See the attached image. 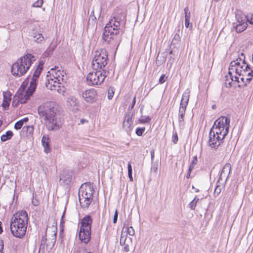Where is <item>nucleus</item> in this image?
<instances>
[{
    "mask_svg": "<svg viewBox=\"0 0 253 253\" xmlns=\"http://www.w3.org/2000/svg\"><path fill=\"white\" fill-rule=\"evenodd\" d=\"M231 170V166L229 163H226L224 166L223 167L222 171L221 172V176H223L224 177H228Z\"/></svg>",
    "mask_w": 253,
    "mask_h": 253,
    "instance_id": "bb28decb",
    "label": "nucleus"
},
{
    "mask_svg": "<svg viewBox=\"0 0 253 253\" xmlns=\"http://www.w3.org/2000/svg\"><path fill=\"white\" fill-rule=\"evenodd\" d=\"M56 238H48L46 246L48 248H52L55 244Z\"/></svg>",
    "mask_w": 253,
    "mask_h": 253,
    "instance_id": "72a5a7b5",
    "label": "nucleus"
},
{
    "mask_svg": "<svg viewBox=\"0 0 253 253\" xmlns=\"http://www.w3.org/2000/svg\"><path fill=\"white\" fill-rule=\"evenodd\" d=\"M57 81L47 75V81L45 83L46 87L50 90H53L57 89L58 84H60Z\"/></svg>",
    "mask_w": 253,
    "mask_h": 253,
    "instance_id": "aec40b11",
    "label": "nucleus"
},
{
    "mask_svg": "<svg viewBox=\"0 0 253 253\" xmlns=\"http://www.w3.org/2000/svg\"><path fill=\"white\" fill-rule=\"evenodd\" d=\"M186 108H184L183 107H180L179 108V114L178 116L179 121L180 122H184V118H185V111H186Z\"/></svg>",
    "mask_w": 253,
    "mask_h": 253,
    "instance_id": "7c9ffc66",
    "label": "nucleus"
},
{
    "mask_svg": "<svg viewBox=\"0 0 253 253\" xmlns=\"http://www.w3.org/2000/svg\"><path fill=\"white\" fill-rule=\"evenodd\" d=\"M80 122H81V123L82 124H84L85 122H87V121L86 120H85L82 119V120H81V121H80Z\"/></svg>",
    "mask_w": 253,
    "mask_h": 253,
    "instance_id": "4d7b16f0",
    "label": "nucleus"
},
{
    "mask_svg": "<svg viewBox=\"0 0 253 253\" xmlns=\"http://www.w3.org/2000/svg\"><path fill=\"white\" fill-rule=\"evenodd\" d=\"M50 77L53 78L54 80L57 81L60 83L64 82L66 76L64 74L63 71L58 69V68H51L47 73Z\"/></svg>",
    "mask_w": 253,
    "mask_h": 253,
    "instance_id": "ddd939ff",
    "label": "nucleus"
},
{
    "mask_svg": "<svg viewBox=\"0 0 253 253\" xmlns=\"http://www.w3.org/2000/svg\"><path fill=\"white\" fill-rule=\"evenodd\" d=\"M253 77V72L252 70H248L246 73L237 76V87L242 88L249 84Z\"/></svg>",
    "mask_w": 253,
    "mask_h": 253,
    "instance_id": "9d476101",
    "label": "nucleus"
},
{
    "mask_svg": "<svg viewBox=\"0 0 253 253\" xmlns=\"http://www.w3.org/2000/svg\"><path fill=\"white\" fill-rule=\"evenodd\" d=\"M151 121V118L148 116L146 117H141L139 120V122L141 124H145L149 123Z\"/></svg>",
    "mask_w": 253,
    "mask_h": 253,
    "instance_id": "c9c22d12",
    "label": "nucleus"
},
{
    "mask_svg": "<svg viewBox=\"0 0 253 253\" xmlns=\"http://www.w3.org/2000/svg\"><path fill=\"white\" fill-rule=\"evenodd\" d=\"M135 101H136V97L135 96L133 99V102H132V107H133L134 106V105H135Z\"/></svg>",
    "mask_w": 253,
    "mask_h": 253,
    "instance_id": "6e6d98bb",
    "label": "nucleus"
},
{
    "mask_svg": "<svg viewBox=\"0 0 253 253\" xmlns=\"http://www.w3.org/2000/svg\"><path fill=\"white\" fill-rule=\"evenodd\" d=\"M127 169H128V175L130 181H133V178L132 175V167L130 163L128 164L127 165Z\"/></svg>",
    "mask_w": 253,
    "mask_h": 253,
    "instance_id": "f704fd0d",
    "label": "nucleus"
},
{
    "mask_svg": "<svg viewBox=\"0 0 253 253\" xmlns=\"http://www.w3.org/2000/svg\"><path fill=\"white\" fill-rule=\"evenodd\" d=\"M92 220L90 216L84 217L81 220L79 237H90Z\"/></svg>",
    "mask_w": 253,
    "mask_h": 253,
    "instance_id": "6e6552de",
    "label": "nucleus"
},
{
    "mask_svg": "<svg viewBox=\"0 0 253 253\" xmlns=\"http://www.w3.org/2000/svg\"><path fill=\"white\" fill-rule=\"evenodd\" d=\"M247 26L248 24L246 22H238L235 27L236 31L238 33H241L246 29Z\"/></svg>",
    "mask_w": 253,
    "mask_h": 253,
    "instance_id": "cd10ccee",
    "label": "nucleus"
},
{
    "mask_svg": "<svg viewBox=\"0 0 253 253\" xmlns=\"http://www.w3.org/2000/svg\"><path fill=\"white\" fill-rule=\"evenodd\" d=\"M28 120V118L26 117L17 122L14 125V128L17 130L20 129L23 126L24 122H27Z\"/></svg>",
    "mask_w": 253,
    "mask_h": 253,
    "instance_id": "c756f323",
    "label": "nucleus"
},
{
    "mask_svg": "<svg viewBox=\"0 0 253 253\" xmlns=\"http://www.w3.org/2000/svg\"><path fill=\"white\" fill-rule=\"evenodd\" d=\"M105 77L106 76L101 72V70H96L88 73L86 77V81L89 85H99L104 82Z\"/></svg>",
    "mask_w": 253,
    "mask_h": 253,
    "instance_id": "1a4fd4ad",
    "label": "nucleus"
},
{
    "mask_svg": "<svg viewBox=\"0 0 253 253\" xmlns=\"http://www.w3.org/2000/svg\"><path fill=\"white\" fill-rule=\"evenodd\" d=\"M2 122L1 121H0V126L2 125Z\"/></svg>",
    "mask_w": 253,
    "mask_h": 253,
    "instance_id": "13d9d810",
    "label": "nucleus"
},
{
    "mask_svg": "<svg viewBox=\"0 0 253 253\" xmlns=\"http://www.w3.org/2000/svg\"><path fill=\"white\" fill-rule=\"evenodd\" d=\"M145 130V128L144 127H138L136 129L135 133L138 136H141Z\"/></svg>",
    "mask_w": 253,
    "mask_h": 253,
    "instance_id": "4c0bfd02",
    "label": "nucleus"
},
{
    "mask_svg": "<svg viewBox=\"0 0 253 253\" xmlns=\"http://www.w3.org/2000/svg\"><path fill=\"white\" fill-rule=\"evenodd\" d=\"M185 26L189 28L190 29H192L193 28L192 24L190 23V19H185Z\"/></svg>",
    "mask_w": 253,
    "mask_h": 253,
    "instance_id": "79ce46f5",
    "label": "nucleus"
},
{
    "mask_svg": "<svg viewBox=\"0 0 253 253\" xmlns=\"http://www.w3.org/2000/svg\"><path fill=\"white\" fill-rule=\"evenodd\" d=\"M248 70L252 69L244 60L240 58L232 61L229 67V73L236 76L246 73L248 72Z\"/></svg>",
    "mask_w": 253,
    "mask_h": 253,
    "instance_id": "0eeeda50",
    "label": "nucleus"
},
{
    "mask_svg": "<svg viewBox=\"0 0 253 253\" xmlns=\"http://www.w3.org/2000/svg\"><path fill=\"white\" fill-rule=\"evenodd\" d=\"M114 92L113 89L109 90L108 92V98L109 99H111L114 95Z\"/></svg>",
    "mask_w": 253,
    "mask_h": 253,
    "instance_id": "de8ad7c7",
    "label": "nucleus"
},
{
    "mask_svg": "<svg viewBox=\"0 0 253 253\" xmlns=\"http://www.w3.org/2000/svg\"><path fill=\"white\" fill-rule=\"evenodd\" d=\"M34 205L35 206H37V205H38V203H36V204H34Z\"/></svg>",
    "mask_w": 253,
    "mask_h": 253,
    "instance_id": "052dcab7",
    "label": "nucleus"
},
{
    "mask_svg": "<svg viewBox=\"0 0 253 253\" xmlns=\"http://www.w3.org/2000/svg\"><path fill=\"white\" fill-rule=\"evenodd\" d=\"M117 37L118 36L115 35L114 33L113 35L112 33L109 30L105 28H104L102 39L105 42L108 43L113 42L117 40Z\"/></svg>",
    "mask_w": 253,
    "mask_h": 253,
    "instance_id": "6ab92c4d",
    "label": "nucleus"
},
{
    "mask_svg": "<svg viewBox=\"0 0 253 253\" xmlns=\"http://www.w3.org/2000/svg\"><path fill=\"white\" fill-rule=\"evenodd\" d=\"M28 216L24 210L19 211L14 213L10 223V230L15 237H22L26 232Z\"/></svg>",
    "mask_w": 253,
    "mask_h": 253,
    "instance_id": "f257e3e1",
    "label": "nucleus"
},
{
    "mask_svg": "<svg viewBox=\"0 0 253 253\" xmlns=\"http://www.w3.org/2000/svg\"><path fill=\"white\" fill-rule=\"evenodd\" d=\"M172 139V141L174 144L177 143L178 140V137L177 134L176 133H175L174 134H173Z\"/></svg>",
    "mask_w": 253,
    "mask_h": 253,
    "instance_id": "49530a36",
    "label": "nucleus"
},
{
    "mask_svg": "<svg viewBox=\"0 0 253 253\" xmlns=\"http://www.w3.org/2000/svg\"><path fill=\"white\" fill-rule=\"evenodd\" d=\"M221 191V188L219 185L217 184L214 191V195L215 196H218Z\"/></svg>",
    "mask_w": 253,
    "mask_h": 253,
    "instance_id": "58836bf2",
    "label": "nucleus"
},
{
    "mask_svg": "<svg viewBox=\"0 0 253 253\" xmlns=\"http://www.w3.org/2000/svg\"><path fill=\"white\" fill-rule=\"evenodd\" d=\"M199 199L195 197L193 201H192L189 204L190 208L194 210L195 209L197 203L199 202Z\"/></svg>",
    "mask_w": 253,
    "mask_h": 253,
    "instance_id": "2f4dec72",
    "label": "nucleus"
},
{
    "mask_svg": "<svg viewBox=\"0 0 253 253\" xmlns=\"http://www.w3.org/2000/svg\"><path fill=\"white\" fill-rule=\"evenodd\" d=\"M93 198L84 197L79 195V201L81 207L84 209H86L88 207Z\"/></svg>",
    "mask_w": 253,
    "mask_h": 253,
    "instance_id": "5701e85b",
    "label": "nucleus"
},
{
    "mask_svg": "<svg viewBox=\"0 0 253 253\" xmlns=\"http://www.w3.org/2000/svg\"><path fill=\"white\" fill-rule=\"evenodd\" d=\"M43 64V61H40L38 65L36 68L30 81V85H31L32 88L37 87L38 80L41 74L42 71V70Z\"/></svg>",
    "mask_w": 253,
    "mask_h": 253,
    "instance_id": "f8f14e48",
    "label": "nucleus"
},
{
    "mask_svg": "<svg viewBox=\"0 0 253 253\" xmlns=\"http://www.w3.org/2000/svg\"><path fill=\"white\" fill-rule=\"evenodd\" d=\"M120 243L121 246H124V250L127 252L129 251V248L132 247L131 238H120Z\"/></svg>",
    "mask_w": 253,
    "mask_h": 253,
    "instance_id": "4be33fe9",
    "label": "nucleus"
},
{
    "mask_svg": "<svg viewBox=\"0 0 253 253\" xmlns=\"http://www.w3.org/2000/svg\"><path fill=\"white\" fill-rule=\"evenodd\" d=\"M167 78V77H166L165 74L162 75L159 78V83L160 84H164L166 82Z\"/></svg>",
    "mask_w": 253,
    "mask_h": 253,
    "instance_id": "37998d69",
    "label": "nucleus"
},
{
    "mask_svg": "<svg viewBox=\"0 0 253 253\" xmlns=\"http://www.w3.org/2000/svg\"><path fill=\"white\" fill-rule=\"evenodd\" d=\"M191 171L192 170H190L189 171V169H188V173H187V174L186 175V178H189L190 176V174H191Z\"/></svg>",
    "mask_w": 253,
    "mask_h": 253,
    "instance_id": "864d4df0",
    "label": "nucleus"
},
{
    "mask_svg": "<svg viewBox=\"0 0 253 253\" xmlns=\"http://www.w3.org/2000/svg\"><path fill=\"white\" fill-rule=\"evenodd\" d=\"M11 93L9 91H6L3 92V101L2 106L4 110L7 109L11 100Z\"/></svg>",
    "mask_w": 253,
    "mask_h": 253,
    "instance_id": "412c9836",
    "label": "nucleus"
},
{
    "mask_svg": "<svg viewBox=\"0 0 253 253\" xmlns=\"http://www.w3.org/2000/svg\"><path fill=\"white\" fill-rule=\"evenodd\" d=\"M49 139L48 136L43 135L42 139V143L44 149V151L46 153H48L50 152V148L49 146Z\"/></svg>",
    "mask_w": 253,
    "mask_h": 253,
    "instance_id": "a878e982",
    "label": "nucleus"
},
{
    "mask_svg": "<svg viewBox=\"0 0 253 253\" xmlns=\"http://www.w3.org/2000/svg\"><path fill=\"white\" fill-rule=\"evenodd\" d=\"M214 0V1H216V2H217V1H219L220 0Z\"/></svg>",
    "mask_w": 253,
    "mask_h": 253,
    "instance_id": "bf43d9fd",
    "label": "nucleus"
},
{
    "mask_svg": "<svg viewBox=\"0 0 253 253\" xmlns=\"http://www.w3.org/2000/svg\"><path fill=\"white\" fill-rule=\"evenodd\" d=\"M3 232V229L2 227V222L0 221V234Z\"/></svg>",
    "mask_w": 253,
    "mask_h": 253,
    "instance_id": "5fc2aeb1",
    "label": "nucleus"
},
{
    "mask_svg": "<svg viewBox=\"0 0 253 253\" xmlns=\"http://www.w3.org/2000/svg\"><path fill=\"white\" fill-rule=\"evenodd\" d=\"M135 234L134 229L132 227H124L121 237H128V236H133Z\"/></svg>",
    "mask_w": 253,
    "mask_h": 253,
    "instance_id": "393cba45",
    "label": "nucleus"
},
{
    "mask_svg": "<svg viewBox=\"0 0 253 253\" xmlns=\"http://www.w3.org/2000/svg\"><path fill=\"white\" fill-rule=\"evenodd\" d=\"M82 96L86 102H92L96 99L97 92L93 88L89 89L83 92Z\"/></svg>",
    "mask_w": 253,
    "mask_h": 253,
    "instance_id": "dca6fc26",
    "label": "nucleus"
},
{
    "mask_svg": "<svg viewBox=\"0 0 253 253\" xmlns=\"http://www.w3.org/2000/svg\"><path fill=\"white\" fill-rule=\"evenodd\" d=\"M118 211L116 210L115 211L114 218H113V223H116L117 222V219H118Z\"/></svg>",
    "mask_w": 253,
    "mask_h": 253,
    "instance_id": "09e8293b",
    "label": "nucleus"
},
{
    "mask_svg": "<svg viewBox=\"0 0 253 253\" xmlns=\"http://www.w3.org/2000/svg\"><path fill=\"white\" fill-rule=\"evenodd\" d=\"M113 20L116 21H120L123 18H125L126 16V10L121 7H117L114 10L113 13Z\"/></svg>",
    "mask_w": 253,
    "mask_h": 253,
    "instance_id": "f3484780",
    "label": "nucleus"
},
{
    "mask_svg": "<svg viewBox=\"0 0 253 253\" xmlns=\"http://www.w3.org/2000/svg\"><path fill=\"white\" fill-rule=\"evenodd\" d=\"M41 117H45V120L56 125V115L59 111L58 105L54 102H46L40 105L38 109Z\"/></svg>",
    "mask_w": 253,
    "mask_h": 253,
    "instance_id": "7ed1b4c3",
    "label": "nucleus"
},
{
    "mask_svg": "<svg viewBox=\"0 0 253 253\" xmlns=\"http://www.w3.org/2000/svg\"><path fill=\"white\" fill-rule=\"evenodd\" d=\"M90 238H79V240L80 242L83 244L84 243V245L87 244Z\"/></svg>",
    "mask_w": 253,
    "mask_h": 253,
    "instance_id": "a18cd8bd",
    "label": "nucleus"
},
{
    "mask_svg": "<svg viewBox=\"0 0 253 253\" xmlns=\"http://www.w3.org/2000/svg\"><path fill=\"white\" fill-rule=\"evenodd\" d=\"M29 79V78H27L24 80L15 96V98L18 100V102L21 104L25 103L27 101L36 88L35 87L32 88L31 85H30L28 88L26 89L28 84Z\"/></svg>",
    "mask_w": 253,
    "mask_h": 253,
    "instance_id": "39448f33",
    "label": "nucleus"
},
{
    "mask_svg": "<svg viewBox=\"0 0 253 253\" xmlns=\"http://www.w3.org/2000/svg\"><path fill=\"white\" fill-rule=\"evenodd\" d=\"M209 145L213 148H217L222 143L223 140L224 139L223 136L216 134L211 130L209 134Z\"/></svg>",
    "mask_w": 253,
    "mask_h": 253,
    "instance_id": "9b49d317",
    "label": "nucleus"
},
{
    "mask_svg": "<svg viewBox=\"0 0 253 253\" xmlns=\"http://www.w3.org/2000/svg\"><path fill=\"white\" fill-rule=\"evenodd\" d=\"M48 240V238H42V241H41V245L42 246H44L45 245H46Z\"/></svg>",
    "mask_w": 253,
    "mask_h": 253,
    "instance_id": "8fccbe9b",
    "label": "nucleus"
},
{
    "mask_svg": "<svg viewBox=\"0 0 253 253\" xmlns=\"http://www.w3.org/2000/svg\"><path fill=\"white\" fill-rule=\"evenodd\" d=\"M3 241L0 239V252H1L3 249Z\"/></svg>",
    "mask_w": 253,
    "mask_h": 253,
    "instance_id": "603ef678",
    "label": "nucleus"
},
{
    "mask_svg": "<svg viewBox=\"0 0 253 253\" xmlns=\"http://www.w3.org/2000/svg\"><path fill=\"white\" fill-rule=\"evenodd\" d=\"M247 20L251 24L253 25V14L248 15L247 16Z\"/></svg>",
    "mask_w": 253,
    "mask_h": 253,
    "instance_id": "c03bdc74",
    "label": "nucleus"
},
{
    "mask_svg": "<svg viewBox=\"0 0 253 253\" xmlns=\"http://www.w3.org/2000/svg\"><path fill=\"white\" fill-rule=\"evenodd\" d=\"M184 13H185V19H190L191 13L189 11V9L188 7H186L184 8Z\"/></svg>",
    "mask_w": 253,
    "mask_h": 253,
    "instance_id": "ea45409f",
    "label": "nucleus"
},
{
    "mask_svg": "<svg viewBox=\"0 0 253 253\" xmlns=\"http://www.w3.org/2000/svg\"><path fill=\"white\" fill-rule=\"evenodd\" d=\"M35 41L37 42H40L43 40V37L42 34H38L34 36Z\"/></svg>",
    "mask_w": 253,
    "mask_h": 253,
    "instance_id": "e433bc0d",
    "label": "nucleus"
},
{
    "mask_svg": "<svg viewBox=\"0 0 253 253\" xmlns=\"http://www.w3.org/2000/svg\"><path fill=\"white\" fill-rule=\"evenodd\" d=\"M190 98V91H185L182 95L180 102V107H183L184 108H187V106L188 105V102Z\"/></svg>",
    "mask_w": 253,
    "mask_h": 253,
    "instance_id": "b1692460",
    "label": "nucleus"
},
{
    "mask_svg": "<svg viewBox=\"0 0 253 253\" xmlns=\"http://www.w3.org/2000/svg\"><path fill=\"white\" fill-rule=\"evenodd\" d=\"M230 123V119L224 116L220 117L214 122L211 130L225 138L228 133Z\"/></svg>",
    "mask_w": 253,
    "mask_h": 253,
    "instance_id": "423d86ee",
    "label": "nucleus"
},
{
    "mask_svg": "<svg viewBox=\"0 0 253 253\" xmlns=\"http://www.w3.org/2000/svg\"><path fill=\"white\" fill-rule=\"evenodd\" d=\"M237 76L232 75L229 73L228 71V74L226 76V80L225 84L227 87H237Z\"/></svg>",
    "mask_w": 253,
    "mask_h": 253,
    "instance_id": "a211bd4d",
    "label": "nucleus"
},
{
    "mask_svg": "<svg viewBox=\"0 0 253 253\" xmlns=\"http://www.w3.org/2000/svg\"><path fill=\"white\" fill-rule=\"evenodd\" d=\"M36 60L35 57L31 53H27L18 58L11 66V72L16 77L25 75Z\"/></svg>",
    "mask_w": 253,
    "mask_h": 253,
    "instance_id": "f03ea898",
    "label": "nucleus"
},
{
    "mask_svg": "<svg viewBox=\"0 0 253 253\" xmlns=\"http://www.w3.org/2000/svg\"><path fill=\"white\" fill-rule=\"evenodd\" d=\"M76 253H91L90 252H87L85 249H82L78 252Z\"/></svg>",
    "mask_w": 253,
    "mask_h": 253,
    "instance_id": "3c124183",
    "label": "nucleus"
},
{
    "mask_svg": "<svg viewBox=\"0 0 253 253\" xmlns=\"http://www.w3.org/2000/svg\"><path fill=\"white\" fill-rule=\"evenodd\" d=\"M108 61L107 51L105 48H101L95 51V55L92 60V68L95 70H103L107 65Z\"/></svg>",
    "mask_w": 253,
    "mask_h": 253,
    "instance_id": "20e7f679",
    "label": "nucleus"
},
{
    "mask_svg": "<svg viewBox=\"0 0 253 253\" xmlns=\"http://www.w3.org/2000/svg\"><path fill=\"white\" fill-rule=\"evenodd\" d=\"M105 28L109 30L112 34L114 33L117 36L119 34L120 30V22L116 21L115 22L113 19H111L105 25Z\"/></svg>",
    "mask_w": 253,
    "mask_h": 253,
    "instance_id": "2eb2a0df",
    "label": "nucleus"
},
{
    "mask_svg": "<svg viewBox=\"0 0 253 253\" xmlns=\"http://www.w3.org/2000/svg\"><path fill=\"white\" fill-rule=\"evenodd\" d=\"M93 189L90 184L84 183L82 185L79 191V195L84 197L93 198Z\"/></svg>",
    "mask_w": 253,
    "mask_h": 253,
    "instance_id": "4468645a",
    "label": "nucleus"
},
{
    "mask_svg": "<svg viewBox=\"0 0 253 253\" xmlns=\"http://www.w3.org/2000/svg\"><path fill=\"white\" fill-rule=\"evenodd\" d=\"M43 2V0H37L35 2L33 3V6L36 7H41L42 5Z\"/></svg>",
    "mask_w": 253,
    "mask_h": 253,
    "instance_id": "a19ab883",
    "label": "nucleus"
},
{
    "mask_svg": "<svg viewBox=\"0 0 253 253\" xmlns=\"http://www.w3.org/2000/svg\"><path fill=\"white\" fill-rule=\"evenodd\" d=\"M198 162L197 157L196 156H194L193 158V160L189 166V171L192 170V169L194 168L195 166L197 164Z\"/></svg>",
    "mask_w": 253,
    "mask_h": 253,
    "instance_id": "473e14b6",
    "label": "nucleus"
},
{
    "mask_svg": "<svg viewBox=\"0 0 253 253\" xmlns=\"http://www.w3.org/2000/svg\"><path fill=\"white\" fill-rule=\"evenodd\" d=\"M13 135V133L12 131L8 130L4 134L1 136V140L2 142H5L7 140H10Z\"/></svg>",
    "mask_w": 253,
    "mask_h": 253,
    "instance_id": "c85d7f7f",
    "label": "nucleus"
}]
</instances>
